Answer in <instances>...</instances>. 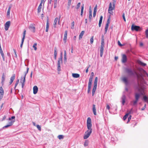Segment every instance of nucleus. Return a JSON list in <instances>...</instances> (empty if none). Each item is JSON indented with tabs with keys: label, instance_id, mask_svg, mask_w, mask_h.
Listing matches in <instances>:
<instances>
[{
	"label": "nucleus",
	"instance_id": "nucleus-1",
	"mask_svg": "<svg viewBox=\"0 0 148 148\" xmlns=\"http://www.w3.org/2000/svg\"><path fill=\"white\" fill-rule=\"evenodd\" d=\"M125 71L129 75L133 76H135L136 75L137 76L138 79V80L139 79L140 76L137 74L134 70H133L131 68H127L125 69Z\"/></svg>",
	"mask_w": 148,
	"mask_h": 148
},
{
	"label": "nucleus",
	"instance_id": "nucleus-2",
	"mask_svg": "<svg viewBox=\"0 0 148 148\" xmlns=\"http://www.w3.org/2000/svg\"><path fill=\"white\" fill-rule=\"evenodd\" d=\"M140 97V94L138 93H135V100L131 101L130 102V104L134 106H136Z\"/></svg>",
	"mask_w": 148,
	"mask_h": 148
},
{
	"label": "nucleus",
	"instance_id": "nucleus-3",
	"mask_svg": "<svg viewBox=\"0 0 148 148\" xmlns=\"http://www.w3.org/2000/svg\"><path fill=\"white\" fill-rule=\"evenodd\" d=\"M29 70V68L27 67V71L24 73L25 75L24 76H22L21 78L20 82L22 83V87L23 88L25 84V77L26 74L28 73Z\"/></svg>",
	"mask_w": 148,
	"mask_h": 148
},
{
	"label": "nucleus",
	"instance_id": "nucleus-4",
	"mask_svg": "<svg viewBox=\"0 0 148 148\" xmlns=\"http://www.w3.org/2000/svg\"><path fill=\"white\" fill-rule=\"evenodd\" d=\"M98 81V78L97 77H95L94 83V86L93 88V89L92 90V96H93L95 93L96 91V90L97 87V83Z\"/></svg>",
	"mask_w": 148,
	"mask_h": 148
},
{
	"label": "nucleus",
	"instance_id": "nucleus-5",
	"mask_svg": "<svg viewBox=\"0 0 148 148\" xmlns=\"http://www.w3.org/2000/svg\"><path fill=\"white\" fill-rule=\"evenodd\" d=\"M92 132V129H88L85 133L84 136V139H86L88 138L91 134Z\"/></svg>",
	"mask_w": 148,
	"mask_h": 148
},
{
	"label": "nucleus",
	"instance_id": "nucleus-6",
	"mask_svg": "<svg viewBox=\"0 0 148 148\" xmlns=\"http://www.w3.org/2000/svg\"><path fill=\"white\" fill-rule=\"evenodd\" d=\"M104 47V39L102 38L101 40V49L100 50V56L101 57H102L103 56Z\"/></svg>",
	"mask_w": 148,
	"mask_h": 148
},
{
	"label": "nucleus",
	"instance_id": "nucleus-7",
	"mask_svg": "<svg viewBox=\"0 0 148 148\" xmlns=\"http://www.w3.org/2000/svg\"><path fill=\"white\" fill-rule=\"evenodd\" d=\"M87 127L88 129H92L91 121L90 117H88L87 119Z\"/></svg>",
	"mask_w": 148,
	"mask_h": 148
},
{
	"label": "nucleus",
	"instance_id": "nucleus-8",
	"mask_svg": "<svg viewBox=\"0 0 148 148\" xmlns=\"http://www.w3.org/2000/svg\"><path fill=\"white\" fill-rule=\"evenodd\" d=\"M62 62V57H60L59 58L58 62V71H60V62Z\"/></svg>",
	"mask_w": 148,
	"mask_h": 148
},
{
	"label": "nucleus",
	"instance_id": "nucleus-9",
	"mask_svg": "<svg viewBox=\"0 0 148 148\" xmlns=\"http://www.w3.org/2000/svg\"><path fill=\"white\" fill-rule=\"evenodd\" d=\"M140 27L139 26L134 25H132L131 26V29L132 31L135 30L136 31H138Z\"/></svg>",
	"mask_w": 148,
	"mask_h": 148
},
{
	"label": "nucleus",
	"instance_id": "nucleus-10",
	"mask_svg": "<svg viewBox=\"0 0 148 148\" xmlns=\"http://www.w3.org/2000/svg\"><path fill=\"white\" fill-rule=\"evenodd\" d=\"M110 18H109L107 20V23L105 27V33H106L108 29V27L109 26V24L110 23V20H109Z\"/></svg>",
	"mask_w": 148,
	"mask_h": 148
},
{
	"label": "nucleus",
	"instance_id": "nucleus-11",
	"mask_svg": "<svg viewBox=\"0 0 148 148\" xmlns=\"http://www.w3.org/2000/svg\"><path fill=\"white\" fill-rule=\"evenodd\" d=\"M4 91L2 87H0V99L1 100L3 97Z\"/></svg>",
	"mask_w": 148,
	"mask_h": 148
},
{
	"label": "nucleus",
	"instance_id": "nucleus-12",
	"mask_svg": "<svg viewBox=\"0 0 148 148\" xmlns=\"http://www.w3.org/2000/svg\"><path fill=\"white\" fill-rule=\"evenodd\" d=\"M10 25V22L8 21L7 22L5 25V29L6 31L8 30Z\"/></svg>",
	"mask_w": 148,
	"mask_h": 148
},
{
	"label": "nucleus",
	"instance_id": "nucleus-13",
	"mask_svg": "<svg viewBox=\"0 0 148 148\" xmlns=\"http://www.w3.org/2000/svg\"><path fill=\"white\" fill-rule=\"evenodd\" d=\"M127 61V57L125 54H123L122 56V62L123 63H125Z\"/></svg>",
	"mask_w": 148,
	"mask_h": 148
},
{
	"label": "nucleus",
	"instance_id": "nucleus-14",
	"mask_svg": "<svg viewBox=\"0 0 148 148\" xmlns=\"http://www.w3.org/2000/svg\"><path fill=\"white\" fill-rule=\"evenodd\" d=\"M59 19L58 20V18L57 17L54 20V23H53V27L55 28L56 27V25L57 24V23L58 21V23L59 24Z\"/></svg>",
	"mask_w": 148,
	"mask_h": 148
},
{
	"label": "nucleus",
	"instance_id": "nucleus-15",
	"mask_svg": "<svg viewBox=\"0 0 148 148\" xmlns=\"http://www.w3.org/2000/svg\"><path fill=\"white\" fill-rule=\"evenodd\" d=\"M38 91V88L37 86H35L33 87V93L34 94H36Z\"/></svg>",
	"mask_w": 148,
	"mask_h": 148
},
{
	"label": "nucleus",
	"instance_id": "nucleus-16",
	"mask_svg": "<svg viewBox=\"0 0 148 148\" xmlns=\"http://www.w3.org/2000/svg\"><path fill=\"white\" fill-rule=\"evenodd\" d=\"M92 109V111L94 114L95 115H97L96 110L95 107V104H93Z\"/></svg>",
	"mask_w": 148,
	"mask_h": 148
},
{
	"label": "nucleus",
	"instance_id": "nucleus-17",
	"mask_svg": "<svg viewBox=\"0 0 148 148\" xmlns=\"http://www.w3.org/2000/svg\"><path fill=\"white\" fill-rule=\"evenodd\" d=\"M67 31L66 30L65 31L64 34V37L63 39L64 41L65 42H66L67 36Z\"/></svg>",
	"mask_w": 148,
	"mask_h": 148
},
{
	"label": "nucleus",
	"instance_id": "nucleus-18",
	"mask_svg": "<svg viewBox=\"0 0 148 148\" xmlns=\"http://www.w3.org/2000/svg\"><path fill=\"white\" fill-rule=\"evenodd\" d=\"M12 6V5L11 4H10L9 5L8 9L7 10V16H10V10H11V9Z\"/></svg>",
	"mask_w": 148,
	"mask_h": 148
},
{
	"label": "nucleus",
	"instance_id": "nucleus-19",
	"mask_svg": "<svg viewBox=\"0 0 148 148\" xmlns=\"http://www.w3.org/2000/svg\"><path fill=\"white\" fill-rule=\"evenodd\" d=\"M90 7H90L89 8V18L90 21L92 18V11Z\"/></svg>",
	"mask_w": 148,
	"mask_h": 148
},
{
	"label": "nucleus",
	"instance_id": "nucleus-20",
	"mask_svg": "<svg viewBox=\"0 0 148 148\" xmlns=\"http://www.w3.org/2000/svg\"><path fill=\"white\" fill-rule=\"evenodd\" d=\"M29 28L32 31L34 32L35 27L33 26L32 24H31L30 25Z\"/></svg>",
	"mask_w": 148,
	"mask_h": 148
},
{
	"label": "nucleus",
	"instance_id": "nucleus-21",
	"mask_svg": "<svg viewBox=\"0 0 148 148\" xmlns=\"http://www.w3.org/2000/svg\"><path fill=\"white\" fill-rule=\"evenodd\" d=\"M122 80L125 83L126 85L128 83V81L126 77H124L122 78Z\"/></svg>",
	"mask_w": 148,
	"mask_h": 148
},
{
	"label": "nucleus",
	"instance_id": "nucleus-22",
	"mask_svg": "<svg viewBox=\"0 0 148 148\" xmlns=\"http://www.w3.org/2000/svg\"><path fill=\"white\" fill-rule=\"evenodd\" d=\"M15 75L14 74H13L12 76L10 78V84H11L13 82V81L15 79Z\"/></svg>",
	"mask_w": 148,
	"mask_h": 148
},
{
	"label": "nucleus",
	"instance_id": "nucleus-23",
	"mask_svg": "<svg viewBox=\"0 0 148 148\" xmlns=\"http://www.w3.org/2000/svg\"><path fill=\"white\" fill-rule=\"evenodd\" d=\"M0 53L2 57L3 60L4 61H5V57H4L3 52V50H2L1 48L0 49Z\"/></svg>",
	"mask_w": 148,
	"mask_h": 148
},
{
	"label": "nucleus",
	"instance_id": "nucleus-24",
	"mask_svg": "<svg viewBox=\"0 0 148 148\" xmlns=\"http://www.w3.org/2000/svg\"><path fill=\"white\" fill-rule=\"evenodd\" d=\"M126 99V97L125 95H123L122 97V104L123 105H124Z\"/></svg>",
	"mask_w": 148,
	"mask_h": 148
},
{
	"label": "nucleus",
	"instance_id": "nucleus-25",
	"mask_svg": "<svg viewBox=\"0 0 148 148\" xmlns=\"http://www.w3.org/2000/svg\"><path fill=\"white\" fill-rule=\"evenodd\" d=\"M92 84L91 83H88V93H89L90 91L91 90V87L92 86Z\"/></svg>",
	"mask_w": 148,
	"mask_h": 148
},
{
	"label": "nucleus",
	"instance_id": "nucleus-26",
	"mask_svg": "<svg viewBox=\"0 0 148 148\" xmlns=\"http://www.w3.org/2000/svg\"><path fill=\"white\" fill-rule=\"evenodd\" d=\"M14 121L13 122L12 121H11L9 123V124L7 125H6L4 126L3 127V128H7L9 126H10L12 125L13 122H14Z\"/></svg>",
	"mask_w": 148,
	"mask_h": 148
},
{
	"label": "nucleus",
	"instance_id": "nucleus-27",
	"mask_svg": "<svg viewBox=\"0 0 148 148\" xmlns=\"http://www.w3.org/2000/svg\"><path fill=\"white\" fill-rule=\"evenodd\" d=\"M84 31H83L81 32V33H80V34H79V39L80 40L82 38V37L84 34Z\"/></svg>",
	"mask_w": 148,
	"mask_h": 148
},
{
	"label": "nucleus",
	"instance_id": "nucleus-28",
	"mask_svg": "<svg viewBox=\"0 0 148 148\" xmlns=\"http://www.w3.org/2000/svg\"><path fill=\"white\" fill-rule=\"evenodd\" d=\"M79 75L77 73H73L72 76L74 78H78L79 77Z\"/></svg>",
	"mask_w": 148,
	"mask_h": 148
},
{
	"label": "nucleus",
	"instance_id": "nucleus-29",
	"mask_svg": "<svg viewBox=\"0 0 148 148\" xmlns=\"http://www.w3.org/2000/svg\"><path fill=\"white\" fill-rule=\"evenodd\" d=\"M103 19V16H100V20L99 22V27H100L101 25L102 20Z\"/></svg>",
	"mask_w": 148,
	"mask_h": 148
},
{
	"label": "nucleus",
	"instance_id": "nucleus-30",
	"mask_svg": "<svg viewBox=\"0 0 148 148\" xmlns=\"http://www.w3.org/2000/svg\"><path fill=\"white\" fill-rule=\"evenodd\" d=\"M49 27V21L47 20L46 26V29H45V31L46 32H48Z\"/></svg>",
	"mask_w": 148,
	"mask_h": 148
},
{
	"label": "nucleus",
	"instance_id": "nucleus-31",
	"mask_svg": "<svg viewBox=\"0 0 148 148\" xmlns=\"http://www.w3.org/2000/svg\"><path fill=\"white\" fill-rule=\"evenodd\" d=\"M114 8H115L112 7V3L110 2L109 4V7L108 10H113L114 9Z\"/></svg>",
	"mask_w": 148,
	"mask_h": 148
},
{
	"label": "nucleus",
	"instance_id": "nucleus-32",
	"mask_svg": "<svg viewBox=\"0 0 148 148\" xmlns=\"http://www.w3.org/2000/svg\"><path fill=\"white\" fill-rule=\"evenodd\" d=\"M42 4L40 3L39 5L38 8V13H39L41 11V9L42 7Z\"/></svg>",
	"mask_w": 148,
	"mask_h": 148
},
{
	"label": "nucleus",
	"instance_id": "nucleus-33",
	"mask_svg": "<svg viewBox=\"0 0 148 148\" xmlns=\"http://www.w3.org/2000/svg\"><path fill=\"white\" fill-rule=\"evenodd\" d=\"M64 63L66 62V51L65 50L64 51Z\"/></svg>",
	"mask_w": 148,
	"mask_h": 148
},
{
	"label": "nucleus",
	"instance_id": "nucleus-34",
	"mask_svg": "<svg viewBox=\"0 0 148 148\" xmlns=\"http://www.w3.org/2000/svg\"><path fill=\"white\" fill-rule=\"evenodd\" d=\"M5 80V76L4 73H3L1 77V83L3 84Z\"/></svg>",
	"mask_w": 148,
	"mask_h": 148
},
{
	"label": "nucleus",
	"instance_id": "nucleus-35",
	"mask_svg": "<svg viewBox=\"0 0 148 148\" xmlns=\"http://www.w3.org/2000/svg\"><path fill=\"white\" fill-rule=\"evenodd\" d=\"M84 8V5L83 4L82 5V6L81 10V16H82L83 14Z\"/></svg>",
	"mask_w": 148,
	"mask_h": 148
},
{
	"label": "nucleus",
	"instance_id": "nucleus-36",
	"mask_svg": "<svg viewBox=\"0 0 148 148\" xmlns=\"http://www.w3.org/2000/svg\"><path fill=\"white\" fill-rule=\"evenodd\" d=\"M138 62L139 64L142 65L143 66H145L146 65V64L140 61H138Z\"/></svg>",
	"mask_w": 148,
	"mask_h": 148
},
{
	"label": "nucleus",
	"instance_id": "nucleus-37",
	"mask_svg": "<svg viewBox=\"0 0 148 148\" xmlns=\"http://www.w3.org/2000/svg\"><path fill=\"white\" fill-rule=\"evenodd\" d=\"M26 31L25 30H24V32H23V38L22 39V40H24V39L25 38V34H26Z\"/></svg>",
	"mask_w": 148,
	"mask_h": 148
},
{
	"label": "nucleus",
	"instance_id": "nucleus-38",
	"mask_svg": "<svg viewBox=\"0 0 148 148\" xmlns=\"http://www.w3.org/2000/svg\"><path fill=\"white\" fill-rule=\"evenodd\" d=\"M93 78L92 77V76H90L89 78L88 83L92 84V81L93 80Z\"/></svg>",
	"mask_w": 148,
	"mask_h": 148
},
{
	"label": "nucleus",
	"instance_id": "nucleus-39",
	"mask_svg": "<svg viewBox=\"0 0 148 148\" xmlns=\"http://www.w3.org/2000/svg\"><path fill=\"white\" fill-rule=\"evenodd\" d=\"M58 138L59 139H63L64 138V136L63 135H59L58 136Z\"/></svg>",
	"mask_w": 148,
	"mask_h": 148
},
{
	"label": "nucleus",
	"instance_id": "nucleus-40",
	"mask_svg": "<svg viewBox=\"0 0 148 148\" xmlns=\"http://www.w3.org/2000/svg\"><path fill=\"white\" fill-rule=\"evenodd\" d=\"M36 45L37 44L36 43H35L34 44L33 46V47L34 48V49L35 51H36L37 50V48L36 47Z\"/></svg>",
	"mask_w": 148,
	"mask_h": 148
},
{
	"label": "nucleus",
	"instance_id": "nucleus-41",
	"mask_svg": "<svg viewBox=\"0 0 148 148\" xmlns=\"http://www.w3.org/2000/svg\"><path fill=\"white\" fill-rule=\"evenodd\" d=\"M19 81V80L18 79L16 81L15 83V85L14 89H15L16 86H17V85L18 84V83Z\"/></svg>",
	"mask_w": 148,
	"mask_h": 148
},
{
	"label": "nucleus",
	"instance_id": "nucleus-42",
	"mask_svg": "<svg viewBox=\"0 0 148 148\" xmlns=\"http://www.w3.org/2000/svg\"><path fill=\"white\" fill-rule=\"evenodd\" d=\"M74 21H73L71 23V28L72 29H74Z\"/></svg>",
	"mask_w": 148,
	"mask_h": 148
},
{
	"label": "nucleus",
	"instance_id": "nucleus-43",
	"mask_svg": "<svg viewBox=\"0 0 148 148\" xmlns=\"http://www.w3.org/2000/svg\"><path fill=\"white\" fill-rule=\"evenodd\" d=\"M128 114H125V115L124 117H123V120H125L126 118L128 117Z\"/></svg>",
	"mask_w": 148,
	"mask_h": 148
},
{
	"label": "nucleus",
	"instance_id": "nucleus-44",
	"mask_svg": "<svg viewBox=\"0 0 148 148\" xmlns=\"http://www.w3.org/2000/svg\"><path fill=\"white\" fill-rule=\"evenodd\" d=\"M90 42L91 44H92L93 42V36H92L90 39Z\"/></svg>",
	"mask_w": 148,
	"mask_h": 148
},
{
	"label": "nucleus",
	"instance_id": "nucleus-45",
	"mask_svg": "<svg viewBox=\"0 0 148 148\" xmlns=\"http://www.w3.org/2000/svg\"><path fill=\"white\" fill-rule=\"evenodd\" d=\"M145 33L146 38H148V29H147L146 30Z\"/></svg>",
	"mask_w": 148,
	"mask_h": 148
},
{
	"label": "nucleus",
	"instance_id": "nucleus-46",
	"mask_svg": "<svg viewBox=\"0 0 148 148\" xmlns=\"http://www.w3.org/2000/svg\"><path fill=\"white\" fill-rule=\"evenodd\" d=\"M143 99L146 102L147 100V98L146 96H144L143 97Z\"/></svg>",
	"mask_w": 148,
	"mask_h": 148
},
{
	"label": "nucleus",
	"instance_id": "nucleus-47",
	"mask_svg": "<svg viewBox=\"0 0 148 148\" xmlns=\"http://www.w3.org/2000/svg\"><path fill=\"white\" fill-rule=\"evenodd\" d=\"M56 47L54 49V56H57V52L56 51Z\"/></svg>",
	"mask_w": 148,
	"mask_h": 148
},
{
	"label": "nucleus",
	"instance_id": "nucleus-48",
	"mask_svg": "<svg viewBox=\"0 0 148 148\" xmlns=\"http://www.w3.org/2000/svg\"><path fill=\"white\" fill-rule=\"evenodd\" d=\"M36 127L40 131L41 130V128L40 126L39 125H37Z\"/></svg>",
	"mask_w": 148,
	"mask_h": 148
},
{
	"label": "nucleus",
	"instance_id": "nucleus-49",
	"mask_svg": "<svg viewBox=\"0 0 148 148\" xmlns=\"http://www.w3.org/2000/svg\"><path fill=\"white\" fill-rule=\"evenodd\" d=\"M113 10H108V11L109 13L110 14L112 15L113 14V12L112 11Z\"/></svg>",
	"mask_w": 148,
	"mask_h": 148
},
{
	"label": "nucleus",
	"instance_id": "nucleus-50",
	"mask_svg": "<svg viewBox=\"0 0 148 148\" xmlns=\"http://www.w3.org/2000/svg\"><path fill=\"white\" fill-rule=\"evenodd\" d=\"M128 113H127L128 114H131L133 113V110L132 108L130 111H128Z\"/></svg>",
	"mask_w": 148,
	"mask_h": 148
},
{
	"label": "nucleus",
	"instance_id": "nucleus-51",
	"mask_svg": "<svg viewBox=\"0 0 148 148\" xmlns=\"http://www.w3.org/2000/svg\"><path fill=\"white\" fill-rule=\"evenodd\" d=\"M88 143L87 141H86L84 143V146L85 147L87 146L88 145Z\"/></svg>",
	"mask_w": 148,
	"mask_h": 148
},
{
	"label": "nucleus",
	"instance_id": "nucleus-52",
	"mask_svg": "<svg viewBox=\"0 0 148 148\" xmlns=\"http://www.w3.org/2000/svg\"><path fill=\"white\" fill-rule=\"evenodd\" d=\"M122 17H123V18L124 20V21H126V19H125V17L124 13H123V15H122Z\"/></svg>",
	"mask_w": 148,
	"mask_h": 148
},
{
	"label": "nucleus",
	"instance_id": "nucleus-53",
	"mask_svg": "<svg viewBox=\"0 0 148 148\" xmlns=\"http://www.w3.org/2000/svg\"><path fill=\"white\" fill-rule=\"evenodd\" d=\"M24 41V40H22L21 42L20 45V47L21 48L22 47L23 45Z\"/></svg>",
	"mask_w": 148,
	"mask_h": 148
},
{
	"label": "nucleus",
	"instance_id": "nucleus-54",
	"mask_svg": "<svg viewBox=\"0 0 148 148\" xmlns=\"http://www.w3.org/2000/svg\"><path fill=\"white\" fill-rule=\"evenodd\" d=\"M80 3H77V9H78L79 8V7L80 6Z\"/></svg>",
	"mask_w": 148,
	"mask_h": 148
},
{
	"label": "nucleus",
	"instance_id": "nucleus-55",
	"mask_svg": "<svg viewBox=\"0 0 148 148\" xmlns=\"http://www.w3.org/2000/svg\"><path fill=\"white\" fill-rule=\"evenodd\" d=\"M71 1H72V0H69L68 2V5L69 6H70L71 5Z\"/></svg>",
	"mask_w": 148,
	"mask_h": 148
},
{
	"label": "nucleus",
	"instance_id": "nucleus-56",
	"mask_svg": "<svg viewBox=\"0 0 148 148\" xmlns=\"http://www.w3.org/2000/svg\"><path fill=\"white\" fill-rule=\"evenodd\" d=\"M118 45L119 46H123V45H122L121 42H120L119 41H118Z\"/></svg>",
	"mask_w": 148,
	"mask_h": 148
},
{
	"label": "nucleus",
	"instance_id": "nucleus-57",
	"mask_svg": "<svg viewBox=\"0 0 148 148\" xmlns=\"http://www.w3.org/2000/svg\"><path fill=\"white\" fill-rule=\"evenodd\" d=\"M15 118V117L14 116H12L11 117V118H9V119L10 120H11L12 119H14Z\"/></svg>",
	"mask_w": 148,
	"mask_h": 148
},
{
	"label": "nucleus",
	"instance_id": "nucleus-58",
	"mask_svg": "<svg viewBox=\"0 0 148 148\" xmlns=\"http://www.w3.org/2000/svg\"><path fill=\"white\" fill-rule=\"evenodd\" d=\"M96 11H94L93 13V16L94 17H95V16H96Z\"/></svg>",
	"mask_w": 148,
	"mask_h": 148
},
{
	"label": "nucleus",
	"instance_id": "nucleus-59",
	"mask_svg": "<svg viewBox=\"0 0 148 148\" xmlns=\"http://www.w3.org/2000/svg\"><path fill=\"white\" fill-rule=\"evenodd\" d=\"M116 2V1H114V2L112 3V6H113L112 7H113L114 8H115V4Z\"/></svg>",
	"mask_w": 148,
	"mask_h": 148
},
{
	"label": "nucleus",
	"instance_id": "nucleus-60",
	"mask_svg": "<svg viewBox=\"0 0 148 148\" xmlns=\"http://www.w3.org/2000/svg\"><path fill=\"white\" fill-rule=\"evenodd\" d=\"M90 66V65H89V66L87 68V69H86V73H87L88 71V69L89 68Z\"/></svg>",
	"mask_w": 148,
	"mask_h": 148
},
{
	"label": "nucleus",
	"instance_id": "nucleus-61",
	"mask_svg": "<svg viewBox=\"0 0 148 148\" xmlns=\"http://www.w3.org/2000/svg\"><path fill=\"white\" fill-rule=\"evenodd\" d=\"M106 108L108 110H109L110 109V107L109 105H107Z\"/></svg>",
	"mask_w": 148,
	"mask_h": 148
},
{
	"label": "nucleus",
	"instance_id": "nucleus-62",
	"mask_svg": "<svg viewBox=\"0 0 148 148\" xmlns=\"http://www.w3.org/2000/svg\"><path fill=\"white\" fill-rule=\"evenodd\" d=\"M45 1V0H41V3H40L42 4L43 3H44Z\"/></svg>",
	"mask_w": 148,
	"mask_h": 148
},
{
	"label": "nucleus",
	"instance_id": "nucleus-63",
	"mask_svg": "<svg viewBox=\"0 0 148 148\" xmlns=\"http://www.w3.org/2000/svg\"><path fill=\"white\" fill-rule=\"evenodd\" d=\"M146 108V104L145 105V106L141 109V110H144Z\"/></svg>",
	"mask_w": 148,
	"mask_h": 148
},
{
	"label": "nucleus",
	"instance_id": "nucleus-64",
	"mask_svg": "<svg viewBox=\"0 0 148 148\" xmlns=\"http://www.w3.org/2000/svg\"><path fill=\"white\" fill-rule=\"evenodd\" d=\"M14 53H15V56L16 57H17V55L16 54V51L15 50V49H14Z\"/></svg>",
	"mask_w": 148,
	"mask_h": 148
}]
</instances>
